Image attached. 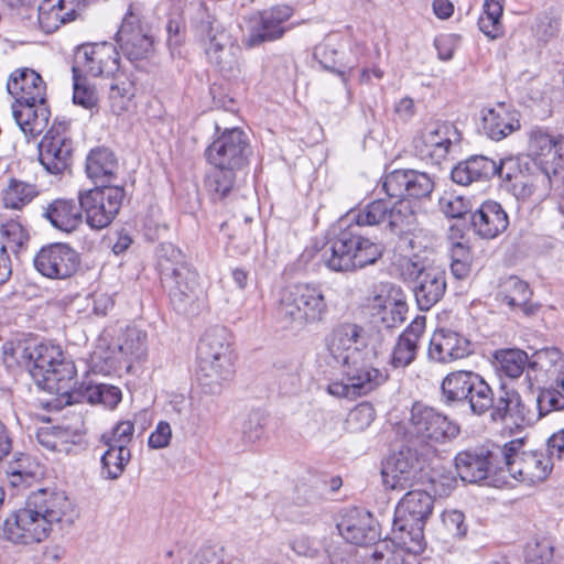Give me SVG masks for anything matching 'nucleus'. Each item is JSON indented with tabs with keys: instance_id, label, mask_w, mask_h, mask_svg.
<instances>
[{
	"instance_id": "obj_10",
	"label": "nucleus",
	"mask_w": 564,
	"mask_h": 564,
	"mask_svg": "<svg viewBox=\"0 0 564 564\" xmlns=\"http://www.w3.org/2000/svg\"><path fill=\"white\" fill-rule=\"evenodd\" d=\"M523 438H514L503 444L502 475L519 482L532 486L544 481L552 470L551 457L538 451H524Z\"/></svg>"
},
{
	"instance_id": "obj_61",
	"label": "nucleus",
	"mask_w": 564,
	"mask_h": 564,
	"mask_svg": "<svg viewBox=\"0 0 564 564\" xmlns=\"http://www.w3.org/2000/svg\"><path fill=\"white\" fill-rule=\"evenodd\" d=\"M442 523L452 538H463L467 532L465 516L459 510H445L442 513Z\"/></svg>"
},
{
	"instance_id": "obj_49",
	"label": "nucleus",
	"mask_w": 564,
	"mask_h": 564,
	"mask_svg": "<svg viewBox=\"0 0 564 564\" xmlns=\"http://www.w3.org/2000/svg\"><path fill=\"white\" fill-rule=\"evenodd\" d=\"M0 237L7 248L18 252L29 241V232L18 218L4 219L0 224Z\"/></svg>"
},
{
	"instance_id": "obj_46",
	"label": "nucleus",
	"mask_w": 564,
	"mask_h": 564,
	"mask_svg": "<svg viewBox=\"0 0 564 564\" xmlns=\"http://www.w3.org/2000/svg\"><path fill=\"white\" fill-rule=\"evenodd\" d=\"M39 474L40 466L24 454H20L7 469L9 481L13 487L30 485Z\"/></svg>"
},
{
	"instance_id": "obj_21",
	"label": "nucleus",
	"mask_w": 564,
	"mask_h": 564,
	"mask_svg": "<svg viewBox=\"0 0 564 564\" xmlns=\"http://www.w3.org/2000/svg\"><path fill=\"white\" fill-rule=\"evenodd\" d=\"M34 267L46 278L66 279L78 270L79 256L68 245L52 243L36 253Z\"/></svg>"
},
{
	"instance_id": "obj_53",
	"label": "nucleus",
	"mask_w": 564,
	"mask_h": 564,
	"mask_svg": "<svg viewBox=\"0 0 564 564\" xmlns=\"http://www.w3.org/2000/svg\"><path fill=\"white\" fill-rule=\"evenodd\" d=\"M234 183L235 171L215 167L207 176L206 187L213 199H223L232 189Z\"/></svg>"
},
{
	"instance_id": "obj_14",
	"label": "nucleus",
	"mask_w": 564,
	"mask_h": 564,
	"mask_svg": "<svg viewBox=\"0 0 564 564\" xmlns=\"http://www.w3.org/2000/svg\"><path fill=\"white\" fill-rule=\"evenodd\" d=\"M123 199L124 189L117 185L96 186L78 194V202L86 215V221L94 229L109 226L118 215Z\"/></svg>"
},
{
	"instance_id": "obj_25",
	"label": "nucleus",
	"mask_w": 564,
	"mask_h": 564,
	"mask_svg": "<svg viewBox=\"0 0 564 564\" xmlns=\"http://www.w3.org/2000/svg\"><path fill=\"white\" fill-rule=\"evenodd\" d=\"M473 352V345L465 336L446 328L434 332L427 356L431 360L447 364L463 359Z\"/></svg>"
},
{
	"instance_id": "obj_62",
	"label": "nucleus",
	"mask_w": 564,
	"mask_h": 564,
	"mask_svg": "<svg viewBox=\"0 0 564 564\" xmlns=\"http://www.w3.org/2000/svg\"><path fill=\"white\" fill-rule=\"evenodd\" d=\"M172 440V427L169 422L160 421L148 440L149 447L162 449L170 445Z\"/></svg>"
},
{
	"instance_id": "obj_12",
	"label": "nucleus",
	"mask_w": 564,
	"mask_h": 564,
	"mask_svg": "<svg viewBox=\"0 0 564 564\" xmlns=\"http://www.w3.org/2000/svg\"><path fill=\"white\" fill-rule=\"evenodd\" d=\"M503 459V445L487 444L459 452L455 456V468L463 481L479 482L489 477L506 481V475H502Z\"/></svg>"
},
{
	"instance_id": "obj_59",
	"label": "nucleus",
	"mask_w": 564,
	"mask_h": 564,
	"mask_svg": "<svg viewBox=\"0 0 564 564\" xmlns=\"http://www.w3.org/2000/svg\"><path fill=\"white\" fill-rule=\"evenodd\" d=\"M134 433V425L131 421L119 422L111 433L102 434L101 442L105 446H120L128 447L132 442Z\"/></svg>"
},
{
	"instance_id": "obj_13",
	"label": "nucleus",
	"mask_w": 564,
	"mask_h": 564,
	"mask_svg": "<svg viewBox=\"0 0 564 564\" xmlns=\"http://www.w3.org/2000/svg\"><path fill=\"white\" fill-rule=\"evenodd\" d=\"M19 364L24 366L37 386L53 388L51 383L64 379L63 372L70 373V365L64 361L63 351L56 345L40 344L21 350Z\"/></svg>"
},
{
	"instance_id": "obj_34",
	"label": "nucleus",
	"mask_w": 564,
	"mask_h": 564,
	"mask_svg": "<svg viewBox=\"0 0 564 564\" xmlns=\"http://www.w3.org/2000/svg\"><path fill=\"white\" fill-rule=\"evenodd\" d=\"M425 323L424 316H416L399 336L391 356L393 367H406L415 359L417 343L425 330Z\"/></svg>"
},
{
	"instance_id": "obj_35",
	"label": "nucleus",
	"mask_w": 564,
	"mask_h": 564,
	"mask_svg": "<svg viewBox=\"0 0 564 564\" xmlns=\"http://www.w3.org/2000/svg\"><path fill=\"white\" fill-rule=\"evenodd\" d=\"M434 500L423 490H412L404 495L395 508V517L401 520L425 525L433 511Z\"/></svg>"
},
{
	"instance_id": "obj_4",
	"label": "nucleus",
	"mask_w": 564,
	"mask_h": 564,
	"mask_svg": "<svg viewBox=\"0 0 564 564\" xmlns=\"http://www.w3.org/2000/svg\"><path fill=\"white\" fill-rule=\"evenodd\" d=\"M231 335L221 326L207 329L197 346V379L203 391L219 394L224 384L234 376V350Z\"/></svg>"
},
{
	"instance_id": "obj_43",
	"label": "nucleus",
	"mask_w": 564,
	"mask_h": 564,
	"mask_svg": "<svg viewBox=\"0 0 564 564\" xmlns=\"http://www.w3.org/2000/svg\"><path fill=\"white\" fill-rule=\"evenodd\" d=\"M119 351L130 364L144 360L148 352L147 333L134 326H128L119 337Z\"/></svg>"
},
{
	"instance_id": "obj_36",
	"label": "nucleus",
	"mask_w": 564,
	"mask_h": 564,
	"mask_svg": "<svg viewBox=\"0 0 564 564\" xmlns=\"http://www.w3.org/2000/svg\"><path fill=\"white\" fill-rule=\"evenodd\" d=\"M37 13L39 25L45 33H52L62 24L74 21L76 15L74 3L65 0H42Z\"/></svg>"
},
{
	"instance_id": "obj_5",
	"label": "nucleus",
	"mask_w": 564,
	"mask_h": 564,
	"mask_svg": "<svg viewBox=\"0 0 564 564\" xmlns=\"http://www.w3.org/2000/svg\"><path fill=\"white\" fill-rule=\"evenodd\" d=\"M158 268L174 310L188 313L199 297L198 274L185 262L182 251L172 245L161 247Z\"/></svg>"
},
{
	"instance_id": "obj_45",
	"label": "nucleus",
	"mask_w": 564,
	"mask_h": 564,
	"mask_svg": "<svg viewBox=\"0 0 564 564\" xmlns=\"http://www.w3.org/2000/svg\"><path fill=\"white\" fill-rule=\"evenodd\" d=\"M484 12L478 19L479 30L490 40H496L503 34L501 17L503 3L499 0H489L484 2Z\"/></svg>"
},
{
	"instance_id": "obj_23",
	"label": "nucleus",
	"mask_w": 564,
	"mask_h": 564,
	"mask_svg": "<svg viewBox=\"0 0 564 564\" xmlns=\"http://www.w3.org/2000/svg\"><path fill=\"white\" fill-rule=\"evenodd\" d=\"M382 186L391 198H422L432 193L434 181L425 172L394 170L386 175Z\"/></svg>"
},
{
	"instance_id": "obj_30",
	"label": "nucleus",
	"mask_w": 564,
	"mask_h": 564,
	"mask_svg": "<svg viewBox=\"0 0 564 564\" xmlns=\"http://www.w3.org/2000/svg\"><path fill=\"white\" fill-rule=\"evenodd\" d=\"M8 93L15 99L14 104L44 101L46 86L42 77L30 68L14 70L7 83Z\"/></svg>"
},
{
	"instance_id": "obj_54",
	"label": "nucleus",
	"mask_w": 564,
	"mask_h": 564,
	"mask_svg": "<svg viewBox=\"0 0 564 564\" xmlns=\"http://www.w3.org/2000/svg\"><path fill=\"white\" fill-rule=\"evenodd\" d=\"M538 398H536V406L539 410V415L543 416L552 411H562L564 410V391L561 387L545 384Z\"/></svg>"
},
{
	"instance_id": "obj_41",
	"label": "nucleus",
	"mask_w": 564,
	"mask_h": 564,
	"mask_svg": "<svg viewBox=\"0 0 564 564\" xmlns=\"http://www.w3.org/2000/svg\"><path fill=\"white\" fill-rule=\"evenodd\" d=\"M424 525L401 520L394 517L392 534L393 543L397 544L401 550H404L412 554H419L423 552L424 542Z\"/></svg>"
},
{
	"instance_id": "obj_20",
	"label": "nucleus",
	"mask_w": 564,
	"mask_h": 564,
	"mask_svg": "<svg viewBox=\"0 0 564 564\" xmlns=\"http://www.w3.org/2000/svg\"><path fill=\"white\" fill-rule=\"evenodd\" d=\"M76 63L74 67H78L80 74L109 77L119 70L120 57L111 43H90L79 47Z\"/></svg>"
},
{
	"instance_id": "obj_38",
	"label": "nucleus",
	"mask_w": 564,
	"mask_h": 564,
	"mask_svg": "<svg viewBox=\"0 0 564 564\" xmlns=\"http://www.w3.org/2000/svg\"><path fill=\"white\" fill-rule=\"evenodd\" d=\"M83 212L80 204L72 199L58 198L47 206L45 217L55 228L70 232L83 223Z\"/></svg>"
},
{
	"instance_id": "obj_8",
	"label": "nucleus",
	"mask_w": 564,
	"mask_h": 564,
	"mask_svg": "<svg viewBox=\"0 0 564 564\" xmlns=\"http://www.w3.org/2000/svg\"><path fill=\"white\" fill-rule=\"evenodd\" d=\"M403 435L413 445L434 446L456 438L460 432L457 423L447 415L421 402H414L404 421Z\"/></svg>"
},
{
	"instance_id": "obj_63",
	"label": "nucleus",
	"mask_w": 564,
	"mask_h": 564,
	"mask_svg": "<svg viewBox=\"0 0 564 564\" xmlns=\"http://www.w3.org/2000/svg\"><path fill=\"white\" fill-rule=\"evenodd\" d=\"M189 564H229L225 560L223 549L213 546L202 547L195 553Z\"/></svg>"
},
{
	"instance_id": "obj_6",
	"label": "nucleus",
	"mask_w": 564,
	"mask_h": 564,
	"mask_svg": "<svg viewBox=\"0 0 564 564\" xmlns=\"http://www.w3.org/2000/svg\"><path fill=\"white\" fill-rule=\"evenodd\" d=\"M328 313L324 293L311 284H293L280 292L278 315L291 328L304 329L321 323Z\"/></svg>"
},
{
	"instance_id": "obj_57",
	"label": "nucleus",
	"mask_w": 564,
	"mask_h": 564,
	"mask_svg": "<svg viewBox=\"0 0 564 564\" xmlns=\"http://www.w3.org/2000/svg\"><path fill=\"white\" fill-rule=\"evenodd\" d=\"M134 96V88L130 82L122 80L115 83L110 87L109 100L111 111L119 116L127 111Z\"/></svg>"
},
{
	"instance_id": "obj_56",
	"label": "nucleus",
	"mask_w": 564,
	"mask_h": 564,
	"mask_svg": "<svg viewBox=\"0 0 564 564\" xmlns=\"http://www.w3.org/2000/svg\"><path fill=\"white\" fill-rule=\"evenodd\" d=\"M375 415L373 406L369 402H361L348 413L346 430L350 433L362 432L373 422Z\"/></svg>"
},
{
	"instance_id": "obj_22",
	"label": "nucleus",
	"mask_w": 564,
	"mask_h": 564,
	"mask_svg": "<svg viewBox=\"0 0 564 564\" xmlns=\"http://www.w3.org/2000/svg\"><path fill=\"white\" fill-rule=\"evenodd\" d=\"M417 451L410 446H401L390 455L382 469L381 477L386 488L403 490L411 486L421 469Z\"/></svg>"
},
{
	"instance_id": "obj_51",
	"label": "nucleus",
	"mask_w": 564,
	"mask_h": 564,
	"mask_svg": "<svg viewBox=\"0 0 564 564\" xmlns=\"http://www.w3.org/2000/svg\"><path fill=\"white\" fill-rule=\"evenodd\" d=\"M401 561L402 552L391 540H378L365 555V564H398Z\"/></svg>"
},
{
	"instance_id": "obj_39",
	"label": "nucleus",
	"mask_w": 564,
	"mask_h": 564,
	"mask_svg": "<svg viewBox=\"0 0 564 564\" xmlns=\"http://www.w3.org/2000/svg\"><path fill=\"white\" fill-rule=\"evenodd\" d=\"M118 171L115 154L106 148H97L89 152L86 159V173L98 186L109 184Z\"/></svg>"
},
{
	"instance_id": "obj_18",
	"label": "nucleus",
	"mask_w": 564,
	"mask_h": 564,
	"mask_svg": "<svg viewBox=\"0 0 564 564\" xmlns=\"http://www.w3.org/2000/svg\"><path fill=\"white\" fill-rule=\"evenodd\" d=\"M528 152L549 178L563 173L564 138L554 137L539 127L533 128L529 133Z\"/></svg>"
},
{
	"instance_id": "obj_33",
	"label": "nucleus",
	"mask_w": 564,
	"mask_h": 564,
	"mask_svg": "<svg viewBox=\"0 0 564 564\" xmlns=\"http://www.w3.org/2000/svg\"><path fill=\"white\" fill-rule=\"evenodd\" d=\"M12 115L25 135L35 137L47 127L51 112L44 98V101L13 104Z\"/></svg>"
},
{
	"instance_id": "obj_32",
	"label": "nucleus",
	"mask_w": 564,
	"mask_h": 564,
	"mask_svg": "<svg viewBox=\"0 0 564 564\" xmlns=\"http://www.w3.org/2000/svg\"><path fill=\"white\" fill-rule=\"evenodd\" d=\"M471 225L475 232L481 238L494 239L507 229L509 219L499 203L487 200L474 212Z\"/></svg>"
},
{
	"instance_id": "obj_19",
	"label": "nucleus",
	"mask_w": 564,
	"mask_h": 564,
	"mask_svg": "<svg viewBox=\"0 0 564 564\" xmlns=\"http://www.w3.org/2000/svg\"><path fill=\"white\" fill-rule=\"evenodd\" d=\"M459 142V132L448 122L435 121L426 124L415 140V150L423 160L440 164L453 144Z\"/></svg>"
},
{
	"instance_id": "obj_40",
	"label": "nucleus",
	"mask_w": 564,
	"mask_h": 564,
	"mask_svg": "<svg viewBox=\"0 0 564 564\" xmlns=\"http://www.w3.org/2000/svg\"><path fill=\"white\" fill-rule=\"evenodd\" d=\"M198 32L202 36L207 55H214L218 51L236 45L235 40L225 26L213 15L207 14L199 24Z\"/></svg>"
},
{
	"instance_id": "obj_11",
	"label": "nucleus",
	"mask_w": 564,
	"mask_h": 564,
	"mask_svg": "<svg viewBox=\"0 0 564 564\" xmlns=\"http://www.w3.org/2000/svg\"><path fill=\"white\" fill-rule=\"evenodd\" d=\"M401 275L406 281L414 282V295L421 311H429L446 291L445 272L426 264L419 256L403 258L400 261Z\"/></svg>"
},
{
	"instance_id": "obj_15",
	"label": "nucleus",
	"mask_w": 564,
	"mask_h": 564,
	"mask_svg": "<svg viewBox=\"0 0 564 564\" xmlns=\"http://www.w3.org/2000/svg\"><path fill=\"white\" fill-rule=\"evenodd\" d=\"M293 15V9L289 6H275L268 10L253 13L246 20L243 44L257 47L265 42H273L283 37L290 30L284 25Z\"/></svg>"
},
{
	"instance_id": "obj_64",
	"label": "nucleus",
	"mask_w": 564,
	"mask_h": 564,
	"mask_svg": "<svg viewBox=\"0 0 564 564\" xmlns=\"http://www.w3.org/2000/svg\"><path fill=\"white\" fill-rule=\"evenodd\" d=\"M263 417L259 413H254L243 424L242 434L249 442H257L263 435Z\"/></svg>"
},
{
	"instance_id": "obj_55",
	"label": "nucleus",
	"mask_w": 564,
	"mask_h": 564,
	"mask_svg": "<svg viewBox=\"0 0 564 564\" xmlns=\"http://www.w3.org/2000/svg\"><path fill=\"white\" fill-rule=\"evenodd\" d=\"M240 46L238 44L218 51L214 55H207L209 62L226 75H235L240 69Z\"/></svg>"
},
{
	"instance_id": "obj_44",
	"label": "nucleus",
	"mask_w": 564,
	"mask_h": 564,
	"mask_svg": "<svg viewBox=\"0 0 564 564\" xmlns=\"http://www.w3.org/2000/svg\"><path fill=\"white\" fill-rule=\"evenodd\" d=\"M37 194L35 185L11 178L2 191V204L6 208L20 210L30 204Z\"/></svg>"
},
{
	"instance_id": "obj_3",
	"label": "nucleus",
	"mask_w": 564,
	"mask_h": 564,
	"mask_svg": "<svg viewBox=\"0 0 564 564\" xmlns=\"http://www.w3.org/2000/svg\"><path fill=\"white\" fill-rule=\"evenodd\" d=\"M77 517L74 503L64 492L40 489L29 495L24 507L4 521V534L13 543H40L54 528H68Z\"/></svg>"
},
{
	"instance_id": "obj_47",
	"label": "nucleus",
	"mask_w": 564,
	"mask_h": 564,
	"mask_svg": "<svg viewBox=\"0 0 564 564\" xmlns=\"http://www.w3.org/2000/svg\"><path fill=\"white\" fill-rule=\"evenodd\" d=\"M499 370L511 379L519 378L525 367L529 368V358L525 351L521 349H506L496 354ZM531 373L528 372L530 377Z\"/></svg>"
},
{
	"instance_id": "obj_28",
	"label": "nucleus",
	"mask_w": 564,
	"mask_h": 564,
	"mask_svg": "<svg viewBox=\"0 0 564 564\" xmlns=\"http://www.w3.org/2000/svg\"><path fill=\"white\" fill-rule=\"evenodd\" d=\"M536 382L561 387L564 391V354L556 347L536 350L529 362Z\"/></svg>"
},
{
	"instance_id": "obj_42",
	"label": "nucleus",
	"mask_w": 564,
	"mask_h": 564,
	"mask_svg": "<svg viewBox=\"0 0 564 564\" xmlns=\"http://www.w3.org/2000/svg\"><path fill=\"white\" fill-rule=\"evenodd\" d=\"M39 444L53 453H69L78 442L79 434L64 426L42 427L36 434Z\"/></svg>"
},
{
	"instance_id": "obj_60",
	"label": "nucleus",
	"mask_w": 564,
	"mask_h": 564,
	"mask_svg": "<svg viewBox=\"0 0 564 564\" xmlns=\"http://www.w3.org/2000/svg\"><path fill=\"white\" fill-rule=\"evenodd\" d=\"M430 482L434 495L446 497L456 488L457 478L452 470L442 469L433 473Z\"/></svg>"
},
{
	"instance_id": "obj_27",
	"label": "nucleus",
	"mask_w": 564,
	"mask_h": 564,
	"mask_svg": "<svg viewBox=\"0 0 564 564\" xmlns=\"http://www.w3.org/2000/svg\"><path fill=\"white\" fill-rule=\"evenodd\" d=\"M124 55L131 61L145 58L153 46L152 36L141 26L137 15L127 14L116 34Z\"/></svg>"
},
{
	"instance_id": "obj_24",
	"label": "nucleus",
	"mask_w": 564,
	"mask_h": 564,
	"mask_svg": "<svg viewBox=\"0 0 564 564\" xmlns=\"http://www.w3.org/2000/svg\"><path fill=\"white\" fill-rule=\"evenodd\" d=\"M337 529L347 542L360 546L372 545L380 538L378 522L370 512L359 508L345 511Z\"/></svg>"
},
{
	"instance_id": "obj_31",
	"label": "nucleus",
	"mask_w": 564,
	"mask_h": 564,
	"mask_svg": "<svg viewBox=\"0 0 564 564\" xmlns=\"http://www.w3.org/2000/svg\"><path fill=\"white\" fill-rule=\"evenodd\" d=\"M482 130L491 140L500 141L520 129L519 115L503 102L482 110Z\"/></svg>"
},
{
	"instance_id": "obj_1",
	"label": "nucleus",
	"mask_w": 564,
	"mask_h": 564,
	"mask_svg": "<svg viewBox=\"0 0 564 564\" xmlns=\"http://www.w3.org/2000/svg\"><path fill=\"white\" fill-rule=\"evenodd\" d=\"M327 364L340 368L343 379L327 386L329 394L355 399L382 386L388 373L373 366L375 350L369 347L362 327L352 323L336 326L325 338Z\"/></svg>"
},
{
	"instance_id": "obj_58",
	"label": "nucleus",
	"mask_w": 564,
	"mask_h": 564,
	"mask_svg": "<svg viewBox=\"0 0 564 564\" xmlns=\"http://www.w3.org/2000/svg\"><path fill=\"white\" fill-rule=\"evenodd\" d=\"M524 554L528 564H551L553 544L547 538H535L527 544Z\"/></svg>"
},
{
	"instance_id": "obj_29",
	"label": "nucleus",
	"mask_w": 564,
	"mask_h": 564,
	"mask_svg": "<svg viewBox=\"0 0 564 564\" xmlns=\"http://www.w3.org/2000/svg\"><path fill=\"white\" fill-rule=\"evenodd\" d=\"M370 306L387 328L402 324L408 312L401 289L393 285H384L381 292L372 297Z\"/></svg>"
},
{
	"instance_id": "obj_26",
	"label": "nucleus",
	"mask_w": 564,
	"mask_h": 564,
	"mask_svg": "<svg viewBox=\"0 0 564 564\" xmlns=\"http://www.w3.org/2000/svg\"><path fill=\"white\" fill-rule=\"evenodd\" d=\"M514 165L511 158L496 162L484 155H476L459 162L452 170V180L460 185H469L477 181H487L495 175H502L506 167Z\"/></svg>"
},
{
	"instance_id": "obj_9",
	"label": "nucleus",
	"mask_w": 564,
	"mask_h": 564,
	"mask_svg": "<svg viewBox=\"0 0 564 564\" xmlns=\"http://www.w3.org/2000/svg\"><path fill=\"white\" fill-rule=\"evenodd\" d=\"M350 218L358 226L386 225L393 234H413L419 229L420 216L411 200L399 198L395 202L376 199L355 213Z\"/></svg>"
},
{
	"instance_id": "obj_48",
	"label": "nucleus",
	"mask_w": 564,
	"mask_h": 564,
	"mask_svg": "<svg viewBox=\"0 0 564 564\" xmlns=\"http://www.w3.org/2000/svg\"><path fill=\"white\" fill-rule=\"evenodd\" d=\"M108 449L101 456L102 473L106 478L117 479L124 470L131 458L129 447L107 446Z\"/></svg>"
},
{
	"instance_id": "obj_52",
	"label": "nucleus",
	"mask_w": 564,
	"mask_h": 564,
	"mask_svg": "<svg viewBox=\"0 0 564 564\" xmlns=\"http://www.w3.org/2000/svg\"><path fill=\"white\" fill-rule=\"evenodd\" d=\"M84 397L91 404L99 403L105 408L115 409L121 401V391L119 388L110 384H91L86 388Z\"/></svg>"
},
{
	"instance_id": "obj_17",
	"label": "nucleus",
	"mask_w": 564,
	"mask_h": 564,
	"mask_svg": "<svg viewBox=\"0 0 564 564\" xmlns=\"http://www.w3.org/2000/svg\"><path fill=\"white\" fill-rule=\"evenodd\" d=\"M72 153L68 123L55 120L39 144L40 162L47 172L58 174L69 165Z\"/></svg>"
},
{
	"instance_id": "obj_37",
	"label": "nucleus",
	"mask_w": 564,
	"mask_h": 564,
	"mask_svg": "<svg viewBox=\"0 0 564 564\" xmlns=\"http://www.w3.org/2000/svg\"><path fill=\"white\" fill-rule=\"evenodd\" d=\"M531 294L529 284L517 276L505 279L500 283L498 291V297L501 303L513 311L520 310L525 315H531L535 312V307L530 304Z\"/></svg>"
},
{
	"instance_id": "obj_7",
	"label": "nucleus",
	"mask_w": 564,
	"mask_h": 564,
	"mask_svg": "<svg viewBox=\"0 0 564 564\" xmlns=\"http://www.w3.org/2000/svg\"><path fill=\"white\" fill-rule=\"evenodd\" d=\"M381 254V246L346 229L325 245L322 261L330 271L347 273L373 264Z\"/></svg>"
},
{
	"instance_id": "obj_2",
	"label": "nucleus",
	"mask_w": 564,
	"mask_h": 564,
	"mask_svg": "<svg viewBox=\"0 0 564 564\" xmlns=\"http://www.w3.org/2000/svg\"><path fill=\"white\" fill-rule=\"evenodd\" d=\"M441 391L446 404H467L471 414L477 416L490 411L494 422L510 419L517 426H521L532 424L535 420L516 390L502 389L496 398L487 381L474 371L449 372L441 383Z\"/></svg>"
},
{
	"instance_id": "obj_50",
	"label": "nucleus",
	"mask_w": 564,
	"mask_h": 564,
	"mask_svg": "<svg viewBox=\"0 0 564 564\" xmlns=\"http://www.w3.org/2000/svg\"><path fill=\"white\" fill-rule=\"evenodd\" d=\"M73 101L75 105L91 110L97 106L98 96L94 86L79 73L78 67H73Z\"/></svg>"
},
{
	"instance_id": "obj_16",
	"label": "nucleus",
	"mask_w": 564,
	"mask_h": 564,
	"mask_svg": "<svg viewBox=\"0 0 564 564\" xmlns=\"http://www.w3.org/2000/svg\"><path fill=\"white\" fill-rule=\"evenodd\" d=\"M250 148L246 133L238 129H225L207 148L208 162L216 169L240 170L248 163Z\"/></svg>"
}]
</instances>
